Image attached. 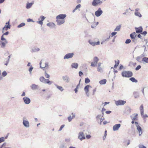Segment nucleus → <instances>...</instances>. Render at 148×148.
I'll return each instance as SVG.
<instances>
[{
    "instance_id": "f704fd0d",
    "label": "nucleus",
    "mask_w": 148,
    "mask_h": 148,
    "mask_svg": "<svg viewBox=\"0 0 148 148\" xmlns=\"http://www.w3.org/2000/svg\"><path fill=\"white\" fill-rule=\"evenodd\" d=\"M97 71L98 72H100L101 73L103 72V69L101 67H97Z\"/></svg>"
},
{
    "instance_id": "dca6fc26",
    "label": "nucleus",
    "mask_w": 148,
    "mask_h": 148,
    "mask_svg": "<svg viewBox=\"0 0 148 148\" xmlns=\"http://www.w3.org/2000/svg\"><path fill=\"white\" fill-rule=\"evenodd\" d=\"M121 126V125L120 124H117L114 125L112 127L113 130L114 131L118 130Z\"/></svg>"
},
{
    "instance_id": "774afa93",
    "label": "nucleus",
    "mask_w": 148,
    "mask_h": 148,
    "mask_svg": "<svg viewBox=\"0 0 148 148\" xmlns=\"http://www.w3.org/2000/svg\"><path fill=\"white\" fill-rule=\"evenodd\" d=\"M79 74L80 76H81L83 74V73L82 71H80L79 73Z\"/></svg>"
},
{
    "instance_id": "a211bd4d",
    "label": "nucleus",
    "mask_w": 148,
    "mask_h": 148,
    "mask_svg": "<svg viewBox=\"0 0 148 148\" xmlns=\"http://www.w3.org/2000/svg\"><path fill=\"white\" fill-rule=\"evenodd\" d=\"M57 23L58 25H61L62 24L64 23L65 22V20H62L59 19H56Z\"/></svg>"
},
{
    "instance_id": "e433bc0d",
    "label": "nucleus",
    "mask_w": 148,
    "mask_h": 148,
    "mask_svg": "<svg viewBox=\"0 0 148 148\" xmlns=\"http://www.w3.org/2000/svg\"><path fill=\"white\" fill-rule=\"evenodd\" d=\"M5 42H3L0 41V44L1 45V47H3L5 46Z\"/></svg>"
},
{
    "instance_id": "f3484780",
    "label": "nucleus",
    "mask_w": 148,
    "mask_h": 148,
    "mask_svg": "<svg viewBox=\"0 0 148 148\" xmlns=\"http://www.w3.org/2000/svg\"><path fill=\"white\" fill-rule=\"evenodd\" d=\"M66 15L65 14H60L56 17V19H59L64 20V18L66 17Z\"/></svg>"
},
{
    "instance_id": "393cba45",
    "label": "nucleus",
    "mask_w": 148,
    "mask_h": 148,
    "mask_svg": "<svg viewBox=\"0 0 148 148\" xmlns=\"http://www.w3.org/2000/svg\"><path fill=\"white\" fill-rule=\"evenodd\" d=\"M71 66L72 68L77 69L78 68V64L76 63H73L72 64Z\"/></svg>"
},
{
    "instance_id": "6e6d98bb",
    "label": "nucleus",
    "mask_w": 148,
    "mask_h": 148,
    "mask_svg": "<svg viewBox=\"0 0 148 148\" xmlns=\"http://www.w3.org/2000/svg\"><path fill=\"white\" fill-rule=\"evenodd\" d=\"M81 5L80 4L78 5L75 7V8L77 10L81 7Z\"/></svg>"
},
{
    "instance_id": "9b49d317",
    "label": "nucleus",
    "mask_w": 148,
    "mask_h": 148,
    "mask_svg": "<svg viewBox=\"0 0 148 148\" xmlns=\"http://www.w3.org/2000/svg\"><path fill=\"white\" fill-rule=\"evenodd\" d=\"M89 88H92V87L90 85H87L84 88L85 92L87 97L89 96V94L88 92L89 89Z\"/></svg>"
},
{
    "instance_id": "052dcab7",
    "label": "nucleus",
    "mask_w": 148,
    "mask_h": 148,
    "mask_svg": "<svg viewBox=\"0 0 148 148\" xmlns=\"http://www.w3.org/2000/svg\"><path fill=\"white\" fill-rule=\"evenodd\" d=\"M135 115V116L134 117L132 118V119H133V120H136L137 118V117L138 115V114H134Z\"/></svg>"
},
{
    "instance_id": "aec40b11",
    "label": "nucleus",
    "mask_w": 148,
    "mask_h": 148,
    "mask_svg": "<svg viewBox=\"0 0 148 148\" xmlns=\"http://www.w3.org/2000/svg\"><path fill=\"white\" fill-rule=\"evenodd\" d=\"M136 32L137 33H140L143 32V28L142 27H135Z\"/></svg>"
},
{
    "instance_id": "f257e3e1",
    "label": "nucleus",
    "mask_w": 148,
    "mask_h": 148,
    "mask_svg": "<svg viewBox=\"0 0 148 148\" xmlns=\"http://www.w3.org/2000/svg\"><path fill=\"white\" fill-rule=\"evenodd\" d=\"M40 65V67L42 69L45 68L47 69L48 68L49 63L45 60L42 59L41 60Z\"/></svg>"
},
{
    "instance_id": "cd10ccee",
    "label": "nucleus",
    "mask_w": 148,
    "mask_h": 148,
    "mask_svg": "<svg viewBox=\"0 0 148 148\" xmlns=\"http://www.w3.org/2000/svg\"><path fill=\"white\" fill-rule=\"evenodd\" d=\"M40 50V49L38 48H34L32 49L31 51L32 52H35L38 51Z\"/></svg>"
},
{
    "instance_id": "2f4dec72",
    "label": "nucleus",
    "mask_w": 148,
    "mask_h": 148,
    "mask_svg": "<svg viewBox=\"0 0 148 148\" xmlns=\"http://www.w3.org/2000/svg\"><path fill=\"white\" fill-rule=\"evenodd\" d=\"M130 80L133 82L137 83L138 81L134 77H132L130 78Z\"/></svg>"
},
{
    "instance_id": "a19ab883",
    "label": "nucleus",
    "mask_w": 148,
    "mask_h": 148,
    "mask_svg": "<svg viewBox=\"0 0 148 148\" xmlns=\"http://www.w3.org/2000/svg\"><path fill=\"white\" fill-rule=\"evenodd\" d=\"M135 36V33L134 32L131 34L130 35V36L131 38H134V36Z\"/></svg>"
},
{
    "instance_id": "79ce46f5",
    "label": "nucleus",
    "mask_w": 148,
    "mask_h": 148,
    "mask_svg": "<svg viewBox=\"0 0 148 148\" xmlns=\"http://www.w3.org/2000/svg\"><path fill=\"white\" fill-rule=\"evenodd\" d=\"M1 40H2V41L5 40V42L6 43H8V42L7 41V40H6V39L5 38H4L3 37V35H2V36H1Z\"/></svg>"
},
{
    "instance_id": "0eeeda50",
    "label": "nucleus",
    "mask_w": 148,
    "mask_h": 148,
    "mask_svg": "<svg viewBox=\"0 0 148 148\" xmlns=\"http://www.w3.org/2000/svg\"><path fill=\"white\" fill-rule=\"evenodd\" d=\"M99 60V59L97 57H95L93 58V62H92L91 63V66L93 67L96 66Z\"/></svg>"
},
{
    "instance_id": "423d86ee",
    "label": "nucleus",
    "mask_w": 148,
    "mask_h": 148,
    "mask_svg": "<svg viewBox=\"0 0 148 148\" xmlns=\"http://www.w3.org/2000/svg\"><path fill=\"white\" fill-rule=\"evenodd\" d=\"M102 3V1L100 0H94L92 2V5L94 6H96L98 5H100Z\"/></svg>"
},
{
    "instance_id": "412c9836",
    "label": "nucleus",
    "mask_w": 148,
    "mask_h": 148,
    "mask_svg": "<svg viewBox=\"0 0 148 148\" xmlns=\"http://www.w3.org/2000/svg\"><path fill=\"white\" fill-rule=\"evenodd\" d=\"M30 87L33 90H35L38 89V85L35 84H32L31 86Z\"/></svg>"
},
{
    "instance_id": "4468645a",
    "label": "nucleus",
    "mask_w": 148,
    "mask_h": 148,
    "mask_svg": "<svg viewBox=\"0 0 148 148\" xmlns=\"http://www.w3.org/2000/svg\"><path fill=\"white\" fill-rule=\"evenodd\" d=\"M23 99L24 102L25 104H28L30 103L31 100L28 97H24L23 98Z\"/></svg>"
},
{
    "instance_id": "473e14b6",
    "label": "nucleus",
    "mask_w": 148,
    "mask_h": 148,
    "mask_svg": "<svg viewBox=\"0 0 148 148\" xmlns=\"http://www.w3.org/2000/svg\"><path fill=\"white\" fill-rule=\"evenodd\" d=\"M134 14L136 16H138L139 17H142V15L140 13L138 12H135L134 13Z\"/></svg>"
},
{
    "instance_id": "1a4fd4ad",
    "label": "nucleus",
    "mask_w": 148,
    "mask_h": 148,
    "mask_svg": "<svg viewBox=\"0 0 148 148\" xmlns=\"http://www.w3.org/2000/svg\"><path fill=\"white\" fill-rule=\"evenodd\" d=\"M126 101L121 100L115 101V104L117 106L123 105L126 103Z\"/></svg>"
},
{
    "instance_id": "c756f323",
    "label": "nucleus",
    "mask_w": 148,
    "mask_h": 148,
    "mask_svg": "<svg viewBox=\"0 0 148 148\" xmlns=\"http://www.w3.org/2000/svg\"><path fill=\"white\" fill-rule=\"evenodd\" d=\"M33 4V3H28L26 4V8L27 9L30 8Z\"/></svg>"
},
{
    "instance_id": "bf43d9fd",
    "label": "nucleus",
    "mask_w": 148,
    "mask_h": 148,
    "mask_svg": "<svg viewBox=\"0 0 148 148\" xmlns=\"http://www.w3.org/2000/svg\"><path fill=\"white\" fill-rule=\"evenodd\" d=\"M27 21L28 22H34V21L33 20V19H31V18H29L27 20Z\"/></svg>"
},
{
    "instance_id": "20e7f679",
    "label": "nucleus",
    "mask_w": 148,
    "mask_h": 148,
    "mask_svg": "<svg viewBox=\"0 0 148 148\" xmlns=\"http://www.w3.org/2000/svg\"><path fill=\"white\" fill-rule=\"evenodd\" d=\"M135 124L136 127V129L137 130V132L139 134V136H140L142 134V129L137 122H135Z\"/></svg>"
},
{
    "instance_id": "ddd939ff",
    "label": "nucleus",
    "mask_w": 148,
    "mask_h": 148,
    "mask_svg": "<svg viewBox=\"0 0 148 148\" xmlns=\"http://www.w3.org/2000/svg\"><path fill=\"white\" fill-rule=\"evenodd\" d=\"M45 17L42 16H41L39 18H38V20H39L37 22V23L41 25H42L43 24V21L45 20Z\"/></svg>"
},
{
    "instance_id": "69168bd1",
    "label": "nucleus",
    "mask_w": 148,
    "mask_h": 148,
    "mask_svg": "<svg viewBox=\"0 0 148 148\" xmlns=\"http://www.w3.org/2000/svg\"><path fill=\"white\" fill-rule=\"evenodd\" d=\"M128 12H129L128 9H127L125 10V12L124 13H123V14H124V15H126V14Z\"/></svg>"
},
{
    "instance_id": "6e6552de",
    "label": "nucleus",
    "mask_w": 148,
    "mask_h": 148,
    "mask_svg": "<svg viewBox=\"0 0 148 148\" xmlns=\"http://www.w3.org/2000/svg\"><path fill=\"white\" fill-rule=\"evenodd\" d=\"M78 138L81 141L86 139L84 134L83 132H80L78 134Z\"/></svg>"
},
{
    "instance_id": "5701e85b",
    "label": "nucleus",
    "mask_w": 148,
    "mask_h": 148,
    "mask_svg": "<svg viewBox=\"0 0 148 148\" xmlns=\"http://www.w3.org/2000/svg\"><path fill=\"white\" fill-rule=\"evenodd\" d=\"M131 112V109L129 107H128L126 108L125 112L124 113L127 114H129Z\"/></svg>"
},
{
    "instance_id": "58836bf2",
    "label": "nucleus",
    "mask_w": 148,
    "mask_h": 148,
    "mask_svg": "<svg viewBox=\"0 0 148 148\" xmlns=\"http://www.w3.org/2000/svg\"><path fill=\"white\" fill-rule=\"evenodd\" d=\"M25 25V23H21L19 25H18V26L17 27L18 28H20L21 27L24 26Z\"/></svg>"
},
{
    "instance_id": "a18cd8bd",
    "label": "nucleus",
    "mask_w": 148,
    "mask_h": 148,
    "mask_svg": "<svg viewBox=\"0 0 148 148\" xmlns=\"http://www.w3.org/2000/svg\"><path fill=\"white\" fill-rule=\"evenodd\" d=\"M102 116L101 114L98 115L96 117L97 120L99 119L101 117H102Z\"/></svg>"
},
{
    "instance_id": "72a5a7b5",
    "label": "nucleus",
    "mask_w": 148,
    "mask_h": 148,
    "mask_svg": "<svg viewBox=\"0 0 148 148\" xmlns=\"http://www.w3.org/2000/svg\"><path fill=\"white\" fill-rule=\"evenodd\" d=\"M121 25H119L117 26L114 30V31H119L120 30Z\"/></svg>"
},
{
    "instance_id": "6ab92c4d",
    "label": "nucleus",
    "mask_w": 148,
    "mask_h": 148,
    "mask_svg": "<svg viewBox=\"0 0 148 148\" xmlns=\"http://www.w3.org/2000/svg\"><path fill=\"white\" fill-rule=\"evenodd\" d=\"M88 42L91 45L94 46L96 45H99V44L100 42L99 41L96 42L93 41L91 40H89L88 41Z\"/></svg>"
},
{
    "instance_id": "5fc2aeb1",
    "label": "nucleus",
    "mask_w": 148,
    "mask_h": 148,
    "mask_svg": "<svg viewBox=\"0 0 148 148\" xmlns=\"http://www.w3.org/2000/svg\"><path fill=\"white\" fill-rule=\"evenodd\" d=\"M5 140L4 138L3 137L0 138V143L4 141Z\"/></svg>"
},
{
    "instance_id": "4c0bfd02",
    "label": "nucleus",
    "mask_w": 148,
    "mask_h": 148,
    "mask_svg": "<svg viewBox=\"0 0 148 148\" xmlns=\"http://www.w3.org/2000/svg\"><path fill=\"white\" fill-rule=\"evenodd\" d=\"M56 86L57 88L58 89L60 90V91L62 92L63 90L64 89H63V88H62V86H57V85H56Z\"/></svg>"
},
{
    "instance_id": "b1692460",
    "label": "nucleus",
    "mask_w": 148,
    "mask_h": 148,
    "mask_svg": "<svg viewBox=\"0 0 148 148\" xmlns=\"http://www.w3.org/2000/svg\"><path fill=\"white\" fill-rule=\"evenodd\" d=\"M72 116L71 115L68 117V119L69 122H71L72 120L75 117V115L73 113H72Z\"/></svg>"
},
{
    "instance_id": "7c9ffc66",
    "label": "nucleus",
    "mask_w": 148,
    "mask_h": 148,
    "mask_svg": "<svg viewBox=\"0 0 148 148\" xmlns=\"http://www.w3.org/2000/svg\"><path fill=\"white\" fill-rule=\"evenodd\" d=\"M106 79H103L99 81V83L101 85L105 84H106Z\"/></svg>"
},
{
    "instance_id": "3c124183",
    "label": "nucleus",
    "mask_w": 148,
    "mask_h": 148,
    "mask_svg": "<svg viewBox=\"0 0 148 148\" xmlns=\"http://www.w3.org/2000/svg\"><path fill=\"white\" fill-rule=\"evenodd\" d=\"M139 148H147L146 147L142 145H138Z\"/></svg>"
},
{
    "instance_id": "c85d7f7f",
    "label": "nucleus",
    "mask_w": 148,
    "mask_h": 148,
    "mask_svg": "<svg viewBox=\"0 0 148 148\" xmlns=\"http://www.w3.org/2000/svg\"><path fill=\"white\" fill-rule=\"evenodd\" d=\"M140 110L141 115H143L144 113L143 106V104H142L140 106Z\"/></svg>"
},
{
    "instance_id": "37998d69",
    "label": "nucleus",
    "mask_w": 148,
    "mask_h": 148,
    "mask_svg": "<svg viewBox=\"0 0 148 148\" xmlns=\"http://www.w3.org/2000/svg\"><path fill=\"white\" fill-rule=\"evenodd\" d=\"M115 62L116 64H115V65L114 66V68H116V67H117V66L119 64V61L118 60V62L116 63V61L115 60Z\"/></svg>"
},
{
    "instance_id": "de8ad7c7",
    "label": "nucleus",
    "mask_w": 148,
    "mask_h": 148,
    "mask_svg": "<svg viewBox=\"0 0 148 148\" xmlns=\"http://www.w3.org/2000/svg\"><path fill=\"white\" fill-rule=\"evenodd\" d=\"M131 42V40L130 39H127L125 42V43L126 44H129Z\"/></svg>"
},
{
    "instance_id": "c03bdc74",
    "label": "nucleus",
    "mask_w": 148,
    "mask_h": 148,
    "mask_svg": "<svg viewBox=\"0 0 148 148\" xmlns=\"http://www.w3.org/2000/svg\"><path fill=\"white\" fill-rule=\"evenodd\" d=\"M7 75V73L5 71H4L2 73V75L3 77Z\"/></svg>"
},
{
    "instance_id": "a878e982",
    "label": "nucleus",
    "mask_w": 148,
    "mask_h": 148,
    "mask_svg": "<svg viewBox=\"0 0 148 148\" xmlns=\"http://www.w3.org/2000/svg\"><path fill=\"white\" fill-rule=\"evenodd\" d=\"M10 27L9 25H5L3 28V33L4 31H6L8 29H10Z\"/></svg>"
},
{
    "instance_id": "e2e57ef3",
    "label": "nucleus",
    "mask_w": 148,
    "mask_h": 148,
    "mask_svg": "<svg viewBox=\"0 0 148 148\" xmlns=\"http://www.w3.org/2000/svg\"><path fill=\"white\" fill-rule=\"evenodd\" d=\"M33 67L31 66L30 68L29 69V71L30 72V73H31V71H32V70H33Z\"/></svg>"
},
{
    "instance_id": "bb28decb",
    "label": "nucleus",
    "mask_w": 148,
    "mask_h": 148,
    "mask_svg": "<svg viewBox=\"0 0 148 148\" xmlns=\"http://www.w3.org/2000/svg\"><path fill=\"white\" fill-rule=\"evenodd\" d=\"M133 94L135 98H137L139 97V93L138 92L135 91L134 92Z\"/></svg>"
},
{
    "instance_id": "4be33fe9",
    "label": "nucleus",
    "mask_w": 148,
    "mask_h": 148,
    "mask_svg": "<svg viewBox=\"0 0 148 148\" xmlns=\"http://www.w3.org/2000/svg\"><path fill=\"white\" fill-rule=\"evenodd\" d=\"M47 26L51 28H53L55 27V24L52 22H50L47 24Z\"/></svg>"
},
{
    "instance_id": "f8f14e48",
    "label": "nucleus",
    "mask_w": 148,
    "mask_h": 148,
    "mask_svg": "<svg viewBox=\"0 0 148 148\" xmlns=\"http://www.w3.org/2000/svg\"><path fill=\"white\" fill-rule=\"evenodd\" d=\"M74 55V53H72L66 54L64 57V59H68L72 58Z\"/></svg>"
},
{
    "instance_id": "680f3d73",
    "label": "nucleus",
    "mask_w": 148,
    "mask_h": 148,
    "mask_svg": "<svg viewBox=\"0 0 148 148\" xmlns=\"http://www.w3.org/2000/svg\"><path fill=\"white\" fill-rule=\"evenodd\" d=\"M140 58L141 57L140 56H138L136 58V60L138 62H140Z\"/></svg>"
},
{
    "instance_id": "09e8293b",
    "label": "nucleus",
    "mask_w": 148,
    "mask_h": 148,
    "mask_svg": "<svg viewBox=\"0 0 148 148\" xmlns=\"http://www.w3.org/2000/svg\"><path fill=\"white\" fill-rule=\"evenodd\" d=\"M132 40V41L134 43H135L137 41V39L135 38H131Z\"/></svg>"
},
{
    "instance_id": "2eb2a0df",
    "label": "nucleus",
    "mask_w": 148,
    "mask_h": 148,
    "mask_svg": "<svg viewBox=\"0 0 148 148\" xmlns=\"http://www.w3.org/2000/svg\"><path fill=\"white\" fill-rule=\"evenodd\" d=\"M62 79L66 83H68L70 80L69 77L67 75L63 76Z\"/></svg>"
},
{
    "instance_id": "0e129e2a",
    "label": "nucleus",
    "mask_w": 148,
    "mask_h": 148,
    "mask_svg": "<svg viewBox=\"0 0 148 148\" xmlns=\"http://www.w3.org/2000/svg\"><path fill=\"white\" fill-rule=\"evenodd\" d=\"M110 36L108 38H107L104 40V41L105 42L106 41H108L109 40L110 38Z\"/></svg>"
},
{
    "instance_id": "864d4df0",
    "label": "nucleus",
    "mask_w": 148,
    "mask_h": 148,
    "mask_svg": "<svg viewBox=\"0 0 148 148\" xmlns=\"http://www.w3.org/2000/svg\"><path fill=\"white\" fill-rule=\"evenodd\" d=\"M141 68V66L140 65L138 66L135 69L136 71H138Z\"/></svg>"
},
{
    "instance_id": "39448f33",
    "label": "nucleus",
    "mask_w": 148,
    "mask_h": 148,
    "mask_svg": "<svg viewBox=\"0 0 148 148\" xmlns=\"http://www.w3.org/2000/svg\"><path fill=\"white\" fill-rule=\"evenodd\" d=\"M23 124L24 127H26L28 128L29 127V121L26 119L25 117H24L23 119Z\"/></svg>"
},
{
    "instance_id": "8fccbe9b",
    "label": "nucleus",
    "mask_w": 148,
    "mask_h": 148,
    "mask_svg": "<svg viewBox=\"0 0 148 148\" xmlns=\"http://www.w3.org/2000/svg\"><path fill=\"white\" fill-rule=\"evenodd\" d=\"M107 131L106 130L105 131V132L104 135L103 137V140H104L106 138V136L107 135Z\"/></svg>"
},
{
    "instance_id": "603ef678",
    "label": "nucleus",
    "mask_w": 148,
    "mask_h": 148,
    "mask_svg": "<svg viewBox=\"0 0 148 148\" xmlns=\"http://www.w3.org/2000/svg\"><path fill=\"white\" fill-rule=\"evenodd\" d=\"M117 34V32H112L111 34V36L113 37L115 35H116Z\"/></svg>"
},
{
    "instance_id": "338daca9",
    "label": "nucleus",
    "mask_w": 148,
    "mask_h": 148,
    "mask_svg": "<svg viewBox=\"0 0 148 148\" xmlns=\"http://www.w3.org/2000/svg\"><path fill=\"white\" fill-rule=\"evenodd\" d=\"M147 34V32L146 31H144L141 33V34H143L144 36H145Z\"/></svg>"
},
{
    "instance_id": "4d7b16f0",
    "label": "nucleus",
    "mask_w": 148,
    "mask_h": 148,
    "mask_svg": "<svg viewBox=\"0 0 148 148\" xmlns=\"http://www.w3.org/2000/svg\"><path fill=\"white\" fill-rule=\"evenodd\" d=\"M65 125H62L60 127L59 130V131H61L62 129L64 128V127Z\"/></svg>"
},
{
    "instance_id": "c9c22d12",
    "label": "nucleus",
    "mask_w": 148,
    "mask_h": 148,
    "mask_svg": "<svg viewBox=\"0 0 148 148\" xmlns=\"http://www.w3.org/2000/svg\"><path fill=\"white\" fill-rule=\"evenodd\" d=\"M143 62H144L146 63H148V58L144 57L142 60Z\"/></svg>"
},
{
    "instance_id": "f03ea898",
    "label": "nucleus",
    "mask_w": 148,
    "mask_h": 148,
    "mask_svg": "<svg viewBox=\"0 0 148 148\" xmlns=\"http://www.w3.org/2000/svg\"><path fill=\"white\" fill-rule=\"evenodd\" d=\"M121 75L123 77H130L133 76V73L130 71H124L122 72Z\"/></svg>"
},
{
    "instance_id": "13d9d810",
    "label": "nucleus",
    "mask_w": 148,
    "mask_h": 148,
    "mask_svg": "<svg viewBox=\"0 0 148 148\" xmlns=\"http://www.w3.org/2000/svg\"><path fill=\"white\" fill-rule=\"evenodd\" d=\"M91 137V136H90V135H86V138L87 139H90Z\"/></svg>"
},
{
    "instance_id": "ea45409f",
    "label": "nucleus",
    "mask_w": 148,
    "mask_h": 148,
    "mask_svg": "<svg viewBox=\"0 0 148 148\" xmlns=\"http://www.w3.org/2000/svg\"><path fill=\"white\" fill-rule=\"evenodd\" d=\"M90 82V80L88 77L85 79V82L86 84H88Z\"/></svg>"
},
{
    "instance_id": "9d476101",
    "label": "nucleus",
    "mask_w": 148,
    "mask_h": 148,
    "mask_svg": "<svg viewBox=\"0 0 148 148\" xmlns=\"http://www.w3.org/2000/svg\"><path fill=\"white\" fill-rule=\"evenodd\" d=\"M103 12L101 8H99L98 10L95 12V15L97 17L100 16L103 13Z\"/></svg>"
},
{
    "instance_id": "7ed1b4c3",
    "label": "nucleus",
    "mask_w": 148,
    "mask_h": 148,
    "mask_svg": "<svg viewBox=\"0 0 148 148\" xmlns=\"http://www.w3.org/2000/svg\"><path fill=\"white\" fill-rule=\"evenodd\" d=\"M39 80L42 83L47 84L49 85L51 84V82L49 79H45L43 77H40L39 78Z\"/></svg>"
},
{
    "instance_id": "49530a36",
    "label": "nucleus",
    "mask_w": 148,
    "mask_h": 148,
    "mask_svg": "<svg viewBox=\"0 0 148 148\" xmlns=\"http://www.w3.org/2000/svg\"><path fill=\"white\" fill-rule=\"evenodd\" d=\"M45 76L47 78H49L50 77V75L47 73L46 71L45 72Z\"/></svg>"
}]
</instances>
